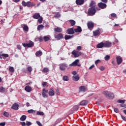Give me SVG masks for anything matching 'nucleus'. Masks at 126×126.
Instances as JSON below:
<instances>
[{
    "mask_svg": "<svg viewBox=\"0 0 126 126\" xmlns=\"http://www.w3.org/2000/svg\"><path fill=\"white\" fill-rule=\"evenodd\" d=\"M42 84L43 86L45 87V86H46V85H47V82H43Z\"/></svg>",
    "mask_w": 126,
    "mask_h": 126,
    "instance_id": "nucleus-62",
    "label": "nucleus"
},
{
    "mask_svg": "<svg viewBox=\"0 0 126 126\" xmlns=\"http://www.w3.org/2000/svg\"><path fill=\"white\" fill-rule=\"evenodd\" d=\"M117 102L120 104H124L126 102V100L119 99Z\"/></svg>",
    "mask_w": 126,
    "mask_h": 126,
    "instance_id": "nucleus-40",
    "label": "nucleus"
},
{
    "mask_svg": "<svg viewBox=\"0 0 126 126\" xmlns=\"http://www.w3.org/2000/svg\"><path fill=\"white\" fill-rule=\"evenodd\" d=\"M43 40L45 42H47V41H49V40H50V37H48L47 36H44L43 37Z\"/></svg>",
    "mask_w": 126,
    "mask_h": 126,
    "instance_id": "nucleus-42",
    "label": "nucleus"
},
{
    "mask_svg": "<svg viewBox=\"0 0 126 126\" xmlns=\"http://www.w3.org/2000/svg\"><path fill=\"white\" fill-rule=\"evenodd\" d=\"M61 16V13H60V12H58L55 13V15H54L55 18H60Z\"/></svg>",
    "mask_w": 126,
    "mask_h": 126,
    "instance_id": "nucleus-27",
    "label": "nucleus"
},
{
    "mask_svg": "<svg viewBox=\"0 0 126 126\" xmlns=\"http://www.w3.org/2000/svg\"><path fill=\"white\" fill-rule=\"evenodd\" d=\"M69 22H70L71 26H74L75 25V22L73 20H69Z\"/></svg>",
    "mask_w": 126,
    "mask_h": 126,
    "instance_id": "nucleus-34",
    "label": "nucleus"
},
{
    "mask_svg": "<svg viewBox=\"0 0 126 126\" xmlns=\"http://www.w3.org/2000/svg\"><path fill=\"white\" fill-rule=\"evenodd\" d=\"M101 1L104 3H107V2H108V0H101Z\"/></svg>",
    "mask_w": 126,
    "mask_h": 126,
    "instance_id": "nucleus-60",
    "label": "nucleus"
},
{
    "mask_svg": "<svg viewBox=\"0 0 126 126\" xmlns=\"http://www.w3.org/2000/svg\"><path fill=\"white\" fill-rule=\"evenodd\" d=\"M95 4V1L92 0L91 3L90 4V6H93V5H94Z\"/></svg>",
    "mask_w": 126,
    "mask_h": 126,
    "instance_id": "nucleus-51",
    "label": "nucleus"
},
{
    "mask_svg": "<svg viewBox=\"0 0 126 126\" xmlns=\"http://www.w3.org/2000/svg\"><path fill=\"white\" fill-rule=\"evenodd\" d=\"M56 93L57 95H60V92L59 91V89H56Z\"/></svg>",
    "mask_w": 126,
    "mask_h": 126,
    "instance_id": "nucleus-53",
    "label": "nucleus"
},
{
    "mask_svg": "<svg viewBox=\"0 0 126 126\" xmlns=\"http://www.w3.org/2000/svg\"><path fill=\"white\" fill-rule=\"evenodd\" d=\"M73 109L74 111H77L79 109V106L78 105H75L73 107Z\"/></svg>",
    "mask_w": 126,
    "mask_h": 126,
    "instance_id": "nucleus-43",
    "label": "nucleus"
},
{
    "mask_svg": "<svg viewBox=\"0 0 126 126\" xmlns=\"http://www.w3.org/2000/svg\"><path fill=\"white\" fill-rule=\"evenodd\" d=\"M116 61L117 64H121L123 63V58L121 56H117L116 57Z\"/></svg>",
    "mask_w": 126,
    "mask_h": 126,
    "instance_id": "nucleus-13",
    "label": "nucleus"
},
{
    "mask_svg": "<svg viewBox=\"0 0 126 126\" xmlns=\"http://www.w3.org/2000/svg\"><path fill=\"white\" fill-rule=\"evenodd\" d=\"M111 17H113V18L116 17V18H118V17H117V14H116V13H113L111 14Z\"/></svg>",
    "mask_w": 126,
    "mask_h": 126,
    "instance_id": "nucleus-48",
    "label": "nucleus"
},
{
    "mask_svg": "<svg viewBox=\"0 0 126 126\" xmlns=\"http://www.w3.org/2000/svg\"><path fill=\"white\" fill-rule=\"evenodd\" d=\"M25 90L28 93L31 92L32 91V88L30 86H26L25 87Z\"/></svg>",
    "mask_w": 126,
    "mask_h": 126,
    "instance_id": "nucleus-23",
    "label": "nucleus"
},
{
    "mask_svg": "<svg viewBox=\"0 0 126 126\" xmlns=\"http://www.w3.org/2000/svg\"><path fill=\"white\" fill-rule=\"evenodd\" d=\"M98 6L100 8H101V9H105V8H107V4L102 2L98 3Z\"/></svg>",
    "mask_w": 126,
    "mask_h": 126,
    "instance_id": "nucleus-9",
    "label": "nucleus"
},
{
    "mask_svg": "<svg viewBox=\"0 0 126 126\" xmlns=\"http://www.w3.org/2000/svg\"><path fill=\"white\" fill-rule=\"evenodd\" d=\"M100 34H101V29H98L93 32L94 36H98V35H100Z\"/></svg>",
    "mask_w": 126,
    "mask_h": 126,
    "instance_id": "nucleus-11",
    "label": "nucleus"
},
{
    "mask_svg": "<svg viewBox=\"0 0 126 126\" xmlns=\"http://www.w3.org/2000/svg\"><path fill=\"white\" fill-rule=\"evenodd\" d=\"M42 55H43V53H42V51H37L35 53V56H36V57H40L41 56H42Z\"/></svg>",
    "mask_w": 126,
    "mask_h": 126,
    "instance_id": "nucleus-31",
    "label": "nucleus"
},
{
    "mask_svg": "<svg viewBox=\"0 0 126 126\" xmlns=\"http://www.w3.org/2000/svg\"><path fill=\"white\" fill-rule=\"evenodd\" d=\"M22 45L23 47H25V48H26V47H28V48H31L34 46V42L30 40L28 43H22Z\"/></svg>",
    "mask_w": 126,
    "mask_h": 126,
    "instance_id": "nucleus-4",
    "label": "nucleus"
},
{
    "mask_svg": "<svg viewBox=\"0 0 126 126\" xmlns=\"http://www.w3.org/2000/svg\"><path fill=\"white\" fill-rule=\"evenodd\" d=\"M104 48H110L111 46H112V43L110 42L109 41H106L105 42L103 43Z\"/></svg>",
    "mask_w": 126,
    "mask_h": 126,
    "instance_id": "nucleus-16",
    "label": "nucleus"
},
{
    "mask_svg": "<svg viewBox=\"0 0 126 126\" xmlns=\"http://www.w3.org/2000/svg\"><path fill=\"white\" fill-rule=\"evenodd\" d=\"M81 49H82V48L80 46L77 47V50H78V51H81Z\"/></svg>",
    "mask_w": 126,
    "mask_h": 126,
    "instance_id": "nucleus-57",
    "label": "nucleus"
},
{
    "mask_svg": "<svg viewBox=\"0 0 126 126\" xmlns=\"http://www.w3.org/2000/svg\"><path fill=\"white\" fill-rule=\"evenodd\" d=\"M0 126H5V122H2L0 123Z\"/></svg>",
    "mask_w": 126,
    "mask_h": 126,
    "instance_id": "nucleus-59",
    "label": "nucleus"
},
{
    "mask_svg": "<svg viewBox=\"0 0 126 126\" xmlns=\"http://www.w3.org/2000/svg\"><path fill=\"white\" fill-rule=\"evenodd\" d=\"M54 31L55 32H63V29H62V28H56L55 29H54Z\"/></svg>",
    "mask_w": 126,
    "mask_h": 126,
    "instance_id": "nucleus-28",
    "label": "nucleus"
},
{
    "mask_svg": "<svg viewBox=\"0 0 126 126\" xmlns=\"http://www.w3.org/2000/svg\"><path fill=\"white\" fill-rule=\"evenodd\" d=\"M19 105L18 104L15 103L11 106V109L13 110H18Z\"/></svg>",
    "mask_w": 126,
    "mask_h": 126,
    "instance_id": "nucleus-25",
    "label": "nucleus"
},
{
    "mask_svg": "<svg viewBox=\"0 0 126 126\" xmlns=\"http://www.w3.org/2000/svg\"><path fill=\"white\" fill-rule=\"evenodd\" d=\"M89 103L88 100H83L80 102V106H86Z\"/></svg>",
    "mask_w": 126,
    "mask_h": 126,
    "instance_id": "nucleus-20",
    "label": "nucleus"
},
{
    "mask_svg": "<svg viewBox=\"0 0 126 126\" xmlns=\"http://www.w3.org/2000/svg\"><path fill=\"white\" fill-rule=\"evenodd\" d=\"M85 0H76V3L77 5H82L84 3Z\"/></svg>",
    "mask_w": 126,
    "mask_h": 126,
    "instance_id": "nucleus-19",
    "label": "nucleus"
},
{
    "mask_svg": "<svg viewBox=\"0 0 126 126\" xmlns=\"http://www.w3.org/2000/svg\"><path fill=\"white\" fill-rule=\"evenodd\" d=\"M23 30L26 32L28 31V30H29V28H28V26L26 25H24L23 27Z\"/></svg>",
    "mask_w": 126,
    "mask_h": 126,
    "instance_id": "nucleus-37",
    "label": "nucleus"
},
{
    "mask_svg": "<svg viewBox=\"0 0 126 126\" xmlns=\"http://www.w3.org/2000/svg\"><path fill=\"white\" fill-rule=\"evenodd\" d=\"M21 124L22 125V126H26V123L25 122H21Z\"/></svg>",
    "mask_w": 126,
    "mask_h": 126,
    "instance_id": "nucleus-61",
    "label": "nucleus"
},
{
    "mask_svg": "<svg viewBox=\"0 0 126 126\" xmlns=\"http://www.w3.org/2000/svg\"><path fill=\"white\" fill-rule=\"evenodd\" d=\"M73 35H65L64 36L65 40H69L70 39H72L73 38Z\"/></svg>",
    "mask_w": 126,
    "mask_h": 126,
    "instance_id": "nucleus-26",
    "label": "nucleus"
},
{
    "mask_svg": "<svg viewBox=\"0 0 126 126\" xmlns=\"http://www.w3.org/2000/svg\"><path fill=\"white\" fill-rule=\"evenodd\" d=\"M88 14L90 16H92V15H94L95 13H96V9L95 8V6H93L92 7L90 8L88 10Z\"/></svg>",
    "mask_w": 126,
    "mask_h": 126,
    "instance_id": "nucleus-2",
    "label": "nucleus"
},
{
    "mask_svg": "<svg viewBox=\"0 0 126 126\" xmlns=\"http://www.w3.org/2000/svg\"><path fill=\"white\" fill-rule=\"evenodd\" d=\"M27 117L26 115H22L20 118V121L21 122H24L27 119Z\"/></svg>",
    "mask_w": 126,
    "mask_h": 126,
    "instance_id": "nucleus-30",
    "label": "nucleus"
},
{
    "mask_svg": "<svg viewBox=\"0 0 126 126\" xmlns=\"http://www.w3.org/2000/svg\"><path fill=\"white\" fill-rule=\"evenodd\" d=\"M72 74H73V75H77V72H76V71H73L72 72Z\"/></svg>",
    "mask_w": 126,
    "mask_h": 126,
    "instance_id": "nucleus-55",
    "label": "nucleus"
},
{
    "mask_svg": "<svg viewBox=\"0 0 126 126\" xmlns=\"http://www.w3.org/2000/svg\"><path fill=\"white\" fill-rule=\"evenodd\" d=\"M103 95H105L107 97L110 98L111 99H113L114 98L115 95L112 93H110L107 91L103 92Z\"/></svg>",
    "mask_w": 126,
    "mask_h": 126,
    "instance_id": "nucleus-3",
    "label": "nucleus"
},
{
    "mask_svg": "<svg viewBox=\"0 0 126 126\" xmlns=\"http://www.w3.org/2000/svg\"><path fill=\"white\" fill-rule=\"evenodd\" d=\"M28 71L29 72H31L32 70H33V68H32V67L31 66H29L27 67Z\"/></svg>",
    "mask_w": 126,
    "mask_h": 126,
    "instance_id": "nucleus-44",
    "label": "nucleus"
},
{
    "mask_svg": "<svg viewBox=\"0 0 126 126\" xmlns=\"http://www.w3.org/2000/svg\"><path fill=\"white\" fill-rule=\"evenodd\" d=\"M38 22H39V23L41 24L42 23V22H43V17H40L37 20Z\"/></svg>",
    "mask_w": 126,
    "mask_h": 126,
    "instance_id": "nucleus-46",
    "label": "nucleus"
},
{
    "mask_svg": "<svg viewBox=\"0 0 126 126\" xmlns=\"http://www.w3.org/2000/svg\"><path fill=\"white\" fill-rule=\"evenodd\" d=\"M37 116H44V112L41 111H38L36 113Z\"/></svg>",
    "mask_w": 126,
    "mask_h": 126,
    "instance_id": "nucleus-38",
    "label": "nucleus"
},
{
    "mask_svg": "<svg viewBox=\"0 0 126 126\" xmlns=\"http://www.w3.org/2000/svg\"><path fill=\"white\" fill-rule=\"evenodd\" d=\"M120 106H121V107H122V108H126V104H124V105L121 104Z\"/></svg>",
    "mask_w": 126,
    "mask_h": 126,
    "instance_id": "nucleus-63",
    "label": "nucleus"
},
{
    "mask_svg": "<svg viewBox=\"0 0 126 126\" xmlns=\"http://www.w3.org/2000/svg\"><path fill=\"white\" fill-rule=\"evenodd\" d=\"M87 90V88L86 87L82 86L79 87V91L80 92H83L84 93V92H86V91Z\"/></svg>",
    "mask_w": 126,
    "mask_h": 126,
    "instance_id": "nucleus-14",
    "label": "nucleus"
},
{
    "mask_svg": "<svg viewBox=\"0 0 126 126\" xmlns=\"http://www.w3.org/2000/svg\"><path fill=\"white\" fill-rule=\"evenodd\" d=\"M28 113H29V114H35V113H36V111L33 109H30L28 110Z\"/></svg>",
    "mask_w": 126,
    "mask_h": 126,
    "instance_id": "nucleus-35",
    "label": "nucleus"
},
{
    "mask_svg": "<svg viewBox=\"0 0 126 126\" xmlns=\"http://www.w3.org/2000/svg\"><path fill=\"white\" fill-rule=\"evenodd\" d=\"M9 70L11 72H14V68H13V67L10 66L9 68Z\"/></svg>",
    "mask_w": 126,
    "mask_h": 126,
    "instance_id": "nucleus-45",
    "label": "nucleus"
},
{
    "mask_svg": "<svg viewBox=\"0 0 126 126\" xmlns=\"http://www.w3.org/2000/svg\"><path fill=\"white\" fill-rule=\"evenodd\" d=\"M36 124L38 125L39 126H42V124H41V122L39 121H36Z\"/></svg>",
    "mask_w": 126,
    "mask_h": 126,
    "instance_id": "nucleus-56",
    "label": "nucleus"
},
{
    "mask_svg": "<svg viewBox=\"0 0 126 126\" xmlns=\"http://www.w3.org/2000/svg\"><path fill=\"white\" fill-rule=\"evenodd\" d=\"M96 48H97V49H102V48H104V42H101L97 44Z\"/></svg>",
    "mask_w": 126,
    "mask_h": 126,
    "instance_id": "nucleus-21",
    "label": "nucleus"
},
{
    "mask_svg": "<svg viewBox=\"0 0 126 126\" xmlns=\"http://www.w3.org/2000/svg\"><path fill=\"white\" fill-rule=\"evenodd\" d=\"M22 4L23 6H27V7H32V6H35V3L31 1H28L26 2L25 1H23L22 2Z\"/></svg>",
    "mask_w": 126,
    "mask_h": 126,
    "instance_id": "nucleus-1",
    "label": "nucleus"
},
{
    "mask_svg": "<svg viewBox=\"0 0 126 126\" xmlns=\"http://www.w3.org/2000/svg\"><path fill=\"white\" fill-rule=\"evenodd\" d=\"M78 63H79V60L77 59L75 61H74L72 63L69 65V66H80V64H78Z\"/></svg>",
    "mask_w": 126,
    "mask_h": 126,
    "instance_id": "nucleus-8",
    "label": "nucleus"
},
{
    "mask_svg": "<svg viewBox=\"0 0 126 126\" xmlns=\"http://www.w3.org/2000/svg\"><path fill=\"white\" fill-rule=\"evenodd\" d=\"M49 91L48 90H46L45 89H43L42 90V96L43 98H48V93Z\"/></svg>",
    "mask_w": 126,
    "mask_h": 126,
    "instance_id": "nucleus-5",
    "label": "nucleus"
},
{
    "mask_svg": "<svg viewBox=\"0 0 126 126\" xmlns=\"http://www.w3.org/2000/svg\"><path fill=\"white\" fill-rule=\"evenodd\" d=\"M55 38L57 40H61L62 39H63V33H60L57 35H55Z\"/></svg>",
    "mask_w": 126,
    "mask_h": 126,
    "instance_id": "nucleus-12",
    "label": "nucleus"
},
{
    "mask_svg": "<svg viewBox=\"0 0 126 126\" xmlns=\"http://www.w3.org/2000/svg\"><path fill=\"white\" fill-rule=\"evenodd\" d=\"M44 29V26L43 25H39L37 27V31H40V30H43Z\"/></svg>",
    "mask_w": 126,
    "mask_h": 126,
    "instance_id": "nucleus-29",
    "label": "nucleus"
},
{
    "mask_svg": "<svg viewBox=\"0 0 126 126\" xmlns=\"http://www.w3.org/2000/svg\"><path fill=\"white\" fill-rule=\"evenodd\" d=\"M114 110L115 113H119V109L117 108H114Z\"/></svg>",
    "mask_w": 126,
    "mask_h": 126,
    "instance_id": "nucleus-54",
    "label": "nucleus"
},
{
    "mask_svg": "<svg viewBox=\"0 0 126 126\" xmlns=\"http://www.w3.org/2000/svg\"><path fill=\"white\" fill-rule=\"evenodd\" d=\"M1 56L3 59H4V58H8V57H9V55L7 54H2Z\"/></svg>",
    "mask_w": 126,
    "mask_h": 126,
    "instance_id": "nucleus-41",
    "label": "nucleus"
},
{
    "mask_svg": "<svg viewBox=\"0 0 126 126\" xmlns=\"http://www.w3.org/2000/svg\"><path fill=\"white\" fill-rule=\"evenodd\" d=\"M67 32L69 35H73V34H74V30L72 28L68 29Z\"/></svg>",
    "mask_w": 126,
    "mask_h": 126,
    "instance_id": "nucleus-15",
    "label": "nucleus"
},
{
    "mask_svg": "<svg viewBox=\"0 0 126 126\" xmlns=\"http://www.w3.org/2000/svg\"><path fill=\"white\" fill-rule=\"evenodd\" d=\"M3 115V116H4V117H6V118H8V117H9V113L6 111H4Z\"/></svg>",
    "mask_w": 126,
    "mask_h": 126,
    "instance_id": "nucleus-36",
    "label": "nucleus"
},
{
    "mask_svg": "<svg viewBox=\"0 0 126 126\" xmlns=\"http://www.w3.org/2000/svg\"><path fill=\"white\" fill-rule=\"evenodd\" d=\"M121 118L123 120V121H125V122H126V118L125 117V116L121 115Z\"/></svg>",
    "mask_w": 126,
    "mask_h": 126,
    "instance_id": "nucleus-58",
    "label": "nucleus"
},
{
    "mask_svg": "<svg viewBox=\"0 0 126 126\" xmlns=\"http://www.w3.org/2000/svg\"><path fill=\"white\" fill-rule=\"evenodd\" d=\"M49 71H50V70L49 69V68L47 67L44 68L42 70V72H43V73H48Z\"/></svg>",
    "mask_w": 126,
    "mask_h": 126,
    "instance_id": "nucleus-32",
    "label": "nucleus"
},
{
    "mask_svg": "<svg viewBox=\"0 0 126 126\" xmlns=\"http://www.w3.org/2000/svg\"><path fill=\"white\" fill-rule=\"evenodd\" d=\"M40 17L41 16L40 15V13H35L33 15V18H34V19H39Z\"/></svg>",
    "mask_w": 126,
    "mask_h": 126,
    "instance_id": "nucleus-24",
    "label": "nucleus"
},
{
    "mask_svg": "<svg viewBox=\"0 0 126 126\" xmlns=\"http://www.w3.org/2000/svg\"><path fill=\"white\" fill-rule=\"evenodd\" d=\"M99 69H100V70H101V71H103L105 70V67H104L103 66H101L99 67Z\"/></svg>",
    "mask_w": 126,
    "mask_h": 126,
    "instance_id": "nucleus-49",
    "label": "nucleus"
},
{
    "mask_svg": "<svg viewBox=\"0 0 126 126\" xmlns=\"http://www.w3.org/2000/svg\"><path fill=\"white\" fill-rule=\"evenodd\" d=\"M72 80H73V81H78L80 78V77H79V75L77 74L76 75H73L72 77Z\"/></svg>",
    "mask_w": 126,
    "mask_h": 126,
    "instance_id": "nucleus-18",
    "label": "nucleus"
},
{
    "mask_svg": "<svg viewBox=\"0 0 126 126\" xmlns=\"http://www.w3.org/2000/svg\"><path fill=\"white\" fill-rule=\"evenodd\" d=\"M5 91V88H3V87H0V92L1 93H3Z\"/></svg>",
    "mask_w": 126,
    "mask_h": 126,
    "instance_id": "nucleus-39",
    "label": "nucleus"
},
{
    "mask_svg": "<svg viewBox=\"0 0 126 126\" xmlns=\"http://www.w3.org/2000/svg\"><path fill=\"white\" fill-rule=\"evenodd\" d=\"M63 81H68V80H69V78H68V76L66 75L63 76Z\"/></svg>",
    "mask_w": 126,
    "mask_h": 126,
    "instance_id": "nucleus-33",
    "label": "nucleus"
},
{
    "mask_svg": "<svg viewBox=\"0 0 126 126\" xmlns=\"http://www.w3.org/2000/svg\"><path fill=\"white\" fill-rule=\"evenodd\" d=\"M48 94L49 96H55V91H54V88H51L50 89Z\"/></svg>",
    "mask_w": 126,
    "mask_h": 126,
    "instance_id": "nucleus-17",
    "label": "nucleus"
},
{
    "mask_svg": "<svg viewBox=\"0 0 126 126\" xmlns=\"http://www.w3.org/2000/svg\"><path fill=\"white\" fill-rule=\"evenodd\" d=\"M87 26L90 30H92V29L94 28V23L92 21H89L87 23Z\"/></svg>",
    "mask_w": 126,
    "mask_h": 126,
    "instance_id": "nucleus-7",
    "label": "nucleus"
},
{
    "mask_svg": "<svg viewBox=\"0 0 126 126\" xmlns=\"http://www.w3.org/2000/svg\"><path fill=\"white\" fill-rule=\"evenodd\" d=\"M104 60L105 61H109V60H110V56L109 55L105 56V57H104Z\"/></svg>",
    "mask_w": 126,
    "mask_h": 126,
    "instance_id": "nucleus-47",
    "label": "nucleus"
},
{
    "mask_svg": "<svg viewBox=\"0 0 126 126\" xmlns=\"http://www.w3.org/2000/svg\"><path fill=\"white\" fill-rule=\"evenodd\" d=\"M95 66L94 65H92L89 68V69L91 70L93 68V67H94Z\"/></svg>",
    "mask_w": 126,
    "mask_h": 126,
    "instance_id": "nucleus-64",
    "label": "nucleus"
},
{
    "mask_svg": "<svg viewBox=\"0 0 126 126\" xmlns=\"http://www.w3.org/2000/svg\"><path fill=\"white\" fill-rule=\"evenodd\" d=\"M31 125H32V123L31 122H29V121L26 122V126H31Z\"/></svg>",
    "mask_w": 126,
    "mask_h": 126,
    "instance_id": "nucleus-50",
    "label": "nucleus"
},
{
    "mask_svg": "<svg viewBox=\"0 0 126 126\" xmlns=\"http://www.w3.org/2000/svg\"><path fill=\"white\" fill-rule=\"evenodd\" d=\"M101 63V60H97L96 61H95V64H98V63Z\"/></svg>",
    "mask_w": 126,
    "mask_h": 126,
    "instance_id": "nucleus-52",
    "label": "nucleus"
},
{
    "mask_svg": "<svg viewBox=\"0 0 126 126\" xmlns=\"http://www.w3.org/2000/svg\"><path fill=\"white\" fill-rule=\"evenodd\" d=\"M74 31L76 33H81V32H82V29H81V27L79 26L77 29H75Z\"/></svg>",
    "mask_w": 126,
    "mask_h": 126,
    "instance_id": "nucleus-22",
    "label": "nucleus"
},
{
    "mask_svg": "<svg viewBox=\"0 0 126 126\" xmlns=\"http://www.w3.org/2000/svg\"><path fill=\"white\" fill-rule=\"evenodd\" d=\"M72 55H73V56L75 58H78V57H79V56H81V52H80L78 51L74 50L72 52Z\"/></svg>",
    "mask_w": 126,
    "mask_h": 126,
    "instance_id": "nucleus-6",
    "label": "nucleus"
},
{
    "mask_svg": "<svg viewBox=\"0 0 126 126\" xmlns=\"http://www.w3.org/2000/svg\"><path fill=\"white\" fill-rule=\"evenodd\" d=\"M65 67H67V64L63 63L60 64V68L61 70H65Z\"/></svg>",
    "mask_w": 126,
    "mask_h": 126,
    "instance_id": "nucleus-10",
    "label": "nucleus"
}]
</instances>
